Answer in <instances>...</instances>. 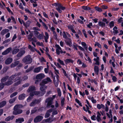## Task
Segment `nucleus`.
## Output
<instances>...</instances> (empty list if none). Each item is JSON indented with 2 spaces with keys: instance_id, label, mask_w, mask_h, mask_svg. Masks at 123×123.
Segmentation results:
<instances>
[{
  "instance_id": "69168bd1",
  "label": "nucleus",
  "mask_w": 123,
  "mask_h": 123,
  "mask_svg": "<svg viewBox=\"0 0 123 123\" xmlns=\"http://www.w3.org/2000/svg\"><path fill=\"white\" fill-rule=\"evenodd\" d=\"M32 22V21L31 20L27 21L26 22V25L28 26H29Z\"/></svg>"
},
{
  "instance_id": "1a4fd4ad",
  "label": "nucleus",
  "mask_w": 123,
  "mask_h": 123,
  "mask_svg": "<svg viewBox=\"0 0 123 123\" xmlns=\"http://www.w3.org/2000/svg\"><path fill=\"white\" fill-rule=\"evenodd\" d=\"M45 77V75L43 73H40L37 74L36 76V78L37 80H41Z\"/></svg>"
},
{
  "instance_id": "5fc2aeb1",
  "label": "nucleus",
  "mask_w": 123,
  "mask_h": 123,
  "mask_svg": "<svg viewBox=\"0 0 123 123\" xmlns=\"http://www.w3.org/2000/svg\"><path fill=\"white\" fill-rule=\"evenodd\" d=\"M37 108H35L31 110V113H34L36 112L37 110Z\"/></svg>"
},
{
  "instance_id": "423d86ee",
  "label": "nucleus",
  "mask_w": 123,
  "mask_h": 123,
  "mask_svg": "<svg viewBox=\"0 0 123 123\" xmlns=\"http://www.w3.org/2000/svg\"><path fill=\"white\" fill-rule=\"evenodd\" d=\"M33 31L31 32L29 35L27 36L28 38L30 41H32V42H36L37 41L35 38L34 37L32 38L33 36Z\"/></svg>"
},
{
  "instance_id": "c9c22d12",
  "label": "nucleus",
  "mask_w": 123,
  "mask_h": 123,
  "mask_svg": "<svg viewBox=\"0 0 123 123\" xmlns=\"http://www.w3.org/2000/svg\"><path fill=\"white\" fill-rule=\"evenodd\" d=\"M6 102L5 101H4L0 103V108L3 107L6 104Z\"/></svg>"
},
{
  "instance_id": "3c124183",
  "label": "nucleus",
  "mask_w": 123,
  "mask_h": 123,
  "mask_svg": "<svg viewBox=\"0 0 123 123\" xmlns=\"http://www.w3.org/2000/svg\"><path fill=\"white\" fill-rule=\"evenodd\" d=\"M18 19L21 24H23L24 25H25V23L21 19L19 18H18Z\"/></svg>"
},
{
  "instance_id": "aec40b11",
  "label": "nucleus",
  "mask_w": 123,
  "mask_h": 123,
  "mask_svg": "<svg viewBox=\"0 0 123 123\" xmlns=\"http://www.w3.org/2000/svg\"><path fill=\"white\" fill-rule=\"evenodd\" d=\"M24 121V119L22 118H19L16 119V123H22Z\"/></svg>"
},
{
  "instance_id": "bb28decb",
  "label": "nucleus",
  "mask_w": 123,
  "mask_h": 123,
  "mask_svg": "<svg viewBox=\"0 0 123 123\" xmlns=\"http://www.w3.org/2000/svg\"><path fill=\"white\" fill-rule=\"evenodd\" d=\"M94 70L95 74L98 75L99 72V68L98 66H95L94 67Z\"/></svg>"
},
{
  "instance_id": "e2e57ef3",
  "label": "nucleus",
  "mask_w": 123,
  "mask_h": 123,
  "mask_svg": "<svg viewBox=\"0 0 123 123\" xmlns=\"http://www.w3.org/2000/svg\"><path fill=\"white\" fill-rule=\"evenodd\" d=\"M68 27L69 29L71 30L74 29V27L71 25H69L68 26Z\"/></svg>"
},
{
  "instance_id": "e433bc0d",
  "label": "nucleus",
  "mask_w": 123,
  "mask_h": 123,
  "mask_svg": "<svg viewBox=\"0 0 123 123\" xmlns=\"http://www.w3.org/2000/svg\"><path fill=\"white\" fill-rule=\"evenodd\" d=\"M19 51L18 49L15 48L12 51V53L13 54H15L17 53Z\"/></svg>"
},
{
  "instance_id": "6e6d98bb",
  "label": "nucleus",
  "mask_w": 123,
  "mask_h": 123,
  "mask_svg": "<svg viewBox=\"0 0 123 123\" xmlns=\"http://www.w3.org/2000/svg\"><path fill=\"white\" fill-rule=\"evenodd\" d=\"M40 61L42 62H45V60L43 57H41L39 58Z\"/></svg>"
},
{
  "instance_id": "0eeeda50",
  "label": "nucleus",
  "mask_w": 123,
  "mask_h": 123,
  "mask_svg": "<svg viewBox=\"0 0 123 123\" xmlns=\"http://www.w3.org/2000/svg\"><path fill=\"white\" fill-rule=\"evenodd\" d=\"M55 48H56V51L57 54L58 55H59L60 52L61 53H65L66 52L64 51L63 52L61 49V48L59 45L57 44H56L55 45Z\"/></svg>"
},
{
  "instance_id": "774afa93",
  "label": "nucleus",
  "mask_w": 123,
  "mask_h": 123,
  "mask_svg": "<svg viewBox=\"0 0 123 123\" xmlns=\"http://www.w3.org/2000/svg\"><path fill=\"white\" fill-rule=\"evenodd\" d=\"M91 119L93 120H96V117L95 115H93L91 117Z\"/></svg>"
},
{
  "instance_id": "4468645a",
  "label": "nucleus",
  "mask_w": 123,
  "mask_h": 123,
  "mask_svg": "<svg viewBox=\"0 0 123 123\" xmlns=\"http://www.w3.org/2000/svg\"><path fill=\"white\" fill-rule=\"evenodd\" d=\"M43 68V67L42 66H40L36 68L34 70V72L35 73H38Z\"/></svg>"
},
{
  "instance_id": "f3484780",
  "label": "nucleus",
  "mask_w": 123,
  "mask_h": 123,
  "mask_svg": "<svg viewBox=\"0 0 123 123\" xmlns=\"http://www.w3.org/2000/svg\"><path fill=\"white\" fill-rule=\"evenodd\" d=\"M11 50V48H9L6 49L5 51L3 52L2 53V54L3 55H6L9 53Z\"/></svg>"
},
{
  "instance_id": "ddd939ff",
  "label": "nucleus",
  "mask_w": 123,
  "mask_h": 123,
  "mask_svg": "<svg viewBox=\"0 0 123 123\" xmlns=\"http://www.w3.org/2000/svg\"><path fill=\"white\" fill-rule=\"evenodd\" d=\"M60 4V3H55L52 4V5L55 6L57 7L56 8V9L59 13H61L62 12V11L59 8Z\"/></svg>"
},
{
  "instance_id": "c85d7f7f",
  "label": "nucleus",
  "mask_w": 123,
  "mask_h": 123,
  "mask_svg": "<svg viewBox=\"0 0 123 123\" xmlns=\"http://www.w3.org/2000/svg\"><path fill=\"white\" fill-rule=\"evenodd\" d=\"M25 95L24 94H21L19 96L18 99L20 100L23 99L25 98Z\"/></svg>"
},
{
  "instance_id": "864d4df0",
  "label": "nucleus",
  "mask_w": 123,
  "mask_h": 123,
  "mask_svg": "<svg viewBox=\"0 0 123 123\" xmlns=\"http://www.w3.org/2000/svg\"><path fill=\"white\" fill-rule=\"evenodd\" d=\"M18 94L17 92H15L12 93L10 96L11 98H12Z\"/></svg>"
},
{
  "instance_id": "7ed1b4c3",
  "label": "nucleus",
  "mask_w": 123,
  "mask_h": 123,
  "mask_svg": "<svg viewBox=\"0 0 123 123\" xmlns=\"http://www.w3.org/2000/svg\"><path fill=\"white\" fill-rule=\"evenodd\" d=\"M22 107V105H15L13 108V114L17 115L22 113L23 112V111L20 109Z\"/></svg>"
},
{
  "instance_id": "13d9d810",
  "label": "nucleus",
  "mask_w": 123,
  "mask_h": 123,
  "mask_svg": "<svg viewBox=\"0 0 123 123\" xmlns=\"http://www.w3.org/2000/svg\"><path fill=\"white\" fill-rule=\"evenodd\" d=\"M112 79L114 82H115L117 81V78L116 77L114 76H112Z\"/></svg>"
},
{
  "instance_id": "6e6552de",
  "label": "nucleus",
  "mask_w": 123,
  "mask_h": 123,
  "mask_svg": "<svg viewBox=\"0 0 123 123\" xmlns=\"http://www.w3.org/2000/svg\"><path fill=\"white\" fill-rule=\"evenodd\" d=\"M33 33L34 34L35 37H36L38 39H42L43 38V34H41L39 33L38 32L35 31H33Z\"/></svg>"
},
{
  "instance_id": "39448f33",
  "label": "nucleus",
  "mask_w": 123,
  "mask_h": 123,
  "mask_svg": "<svg viewBox=\"0 0 123 123\" xmlns=\"http://www.w3.org/2000/svg\"><path fill=\"white\" fill-rule=\"evenodd\" d=\"M53 99L52 98H49L46 100L45 102L47 103V107L49 108L51 107L53 108L54 107V105H52L53 104Z\"/></svg>"
},
{
  "instance_id": "f03ea898",
  "label": "nucleus",
  "mask_w": 123,
  "mask_h": 123,
  "mask_svg": "<svg viewBox=\"0 0 123 123\" xmlns=\"http://www.w3.org/2000/svg\"><path fill=\"white\" fill-rule=\"evenodd\" d=\"M35 89V87L33 86H30L27 90L28 92H31L30 93V96H29L27 99V101L28 102H29L30 100L32 98L33 96L34 95L38 94L39 92L37 91L32 92Z\"/></svg>"
},
{
  "instance_id": "0e129e2a",
  "label": "nucleus",
  "mask_w": 123,
  "mask_h": 123,
  "mask_svg": "<svg viewBox=\"0 0 123 123\" xmlns=\"http://www.w3.org/2000/svg\"><path fill=\"white\" fill-rule=\"evenodd\" d=\"M59 9H60H60H61L63 10H64L65 9V7L62 6L61 4H60V5L59 6Z\"/></svg>"
},
{
  "instance_id": "473e14b6",
  "label": "nucleus",
  "mask_w": 123,
  "mask_h": 123,
  "mask_svg": "<svg viewBox=\"0 0 123 123\" xmlns=\"http://www.w3.org/2000/svg\"><path fill=\"white\" fill-rule=\"evenodd\" d=\"M9 31V30L7 29H5L1 31V34L4 35L7 32Z\"/></svg>"
},
{
  "instance_id": "a211bd4d",
  "label": "nucleus",
  "mask_w": 123,
  "mask_h": 123,
  "mask_svg": "<svg viewBox=\"0 0 123 123\" xmlns=\"http://www.w3.org/2000/svg\"><path fill=\"white\" fill-rule=\"evenodd\" d=\"M97 115L96 117V119L98 122H99L101 121V119L100 117L101 114L99 112H97Z\"/></svg>"
},
{
  "instance_id": "680f3d73",
  "label": "nucleus",
  "mask_w": 123,
  "mask_h": 123,
  "mask_svg": "<svg viewBox=\"0 0 123 123\" xmlns=\"http://www.w3.org/2000/svg\"><path fill=\"white\" fill-rule=\"evenodd\" d=\"M57 113H58L57 111L56 110L54 111L52 113V117H53L54 115H55L57 114Z\"/></svg>"
},
{
  "instance_id": "c03bdc74",
  "label": "nucleus",
  "mask_w": 123,
  "mask_h": 123,
  "mask_svg": "<svg viewBox=\"0 0 123 123\" xmlns=\"http://www.w3.org/2000/svg\"><path fill=\"white\" fill-rule=\"evenodd\" d=\"M82 7L83 9L86 10H89L90 9V8L87 6H82Z\"/></svg>"
},
{
  "instance_id": "4be33fe9",
  "label": "nucleus",
  "mask_w": 123,
  "mask_h": 123,
  "mask_svg": "<svg viewBox=\"0 0 123 123\" xmlns=\"http://www.w3.org/2000/svg\"><path fill=\"white\" fill-rule=\"evenodd\" d=\"M93 60L96 62L95 63V64L98 65H99V57H97L96 58H94Z\"/></svg>"
},
{
  "instance_id": "f257e3e1",
  "label": "nucleus",
  "mask_w": 123,
  "mask_h": 123,
  "mask_svg": "<svg viewBox=\"0 0 123 123\" xmlns=\"http://www.w3.org/2000/svg\"><path fill=\"white\" fill-rule=\"evenodd\" d=\"M19 74H15L14 75L11 76L9 78V80L5 84V85H9L12 84L13 81H14L13 80V79L16 77L15 79V81H18L17 82L15 83L14 85L15 86H17L20 84L22 80H20V77H19Z\"/></svg>"
},
{
  "instance_id": "c756f323",
  "label": "nucleus",
  "mask_w": 123,
  "mask_h": 123,
  "mask_svg": "<svg viewBox=\"0 0 123 123\" xmlns=\"http://www.w3.org/2000/svg\"><path fill=\"white\" fill-rule=\"evenodd\" d=\"M25 53V51L24 50L22 51L19 52L17 55V56L18 57H19L22 56Z\"/></svg>"
},
{
  "instance_id": "4c0bfd02",
  "label": "nucleus",
  "mask_w": 123,
  "mask_h": 123,
  "mask_svg": "<svg viewBox=\"0 0 123 123\" xmlns=\"http://www.w3.org/2000/svg\"><path fill=\"white\" fill-rule=\"evenodd\" d=\"M81 44L83 47L86 50L87 49V47L86 46V43L84 42H82Z\"/></svg>"
},
{
  "instance_id": "de8ad7c7",
  "label": "nucleus",
  "mask_w": 123,
  "mask_h": 123,
  "mask_svg": "<svg viewBox=\"0 0 123 123\" xmlns=\"http://www.w3.org/2000/svg\"><path fill=\"white\" fill-rule=\"evenodd\" d=\"M95 9L97 11L99 12H101L102 11V10L101 9L98 7H95Z\"/></svg>"
},
{
  "instance_id": "5701e85b",
  "label": "nucleus",
  "mask_w": 123,
  "mask_h": 123,
  "mask_svg": "<svg viewBox=\"0 0 123 123\" xmlns=\"http://www.w3.org/2000/svg\"><path fill=\"white\" fill-rule=\"evenodd\" d=\"M41 101V100H35V101L32 102L30 104V105L31 106H32L34 105L36 103H38L39 102Z\"/></svg>"
},
{
  "instance_id": "ea45409f",
  "label": "nucleus",
  "mask_w": 123,
  "mask_h": 123,
  "mask_svg": "<svg viewBox=\"0 0 123 123\" xmlns=\"http://www.w3.org/2000/svg\"><path fill=\"white\" fill-rule=\"evenodd\" d=\"M57 61L59 62L62 65H64L65 64L59 58H58L57 60Z\"/></svg>"
},
{
  "instance_id": "a18cd8bd",
  "label": "nucleus",
  "mask_w": 123,
  "mask_h": 123,
  "mask_svg": "<svg viewBox=\"0 0 123 123\" xmlns=\"http://www.w3.org/2000/svg\"><path fill=\"white\" fill-rule=\"evenodd\" d=\"M57 90L58 94V95L59 96H61V93L60 89L59 88H58Z\"/></svg>"
},
{
  "instance_id": "8fccbe9b",
  "label": "nucleus",
  "mask_w": 123,
  "mask_h": 123,
  "mask_svg": "<svg viewBox=\"0 0 123 123\" xmlns=\"http://www.w3.org/2000/svg\"><path fill=\"white\" fill-rule=\"evenodd\" d=\"M8 76H6L4 77L3 78L1 79V82H4L6 81V79L8 78Z\"/></svg>"
},
{
  "instance_id": "bf43d9fd",
  "label": "nucleus",
  "mask_w": 123,
  "mask_h": 123,
  "mask_svg": "<svg viewBox=\"0 0 123 123\" xmlns=\"http://www.w3.org/2000/svg\"><path fill=\"white\" fill-rule=\"evenodd\" d=\"M19 8L23 10L24 9V8L22 4L21 3H20V4L19 5Z\"/></svg>"
},
{
  "instance_id": "7c9ffc66",
  "label": "nucleus",
  "mask_w": 123,
  "mask_h": 123,
  "mask_svg": "<svg viewBox=\"0 0 123 123\" xmlns=\"http://www.w3.org/2000/svg\"><path fill=\"white\" fill-rule=\"evenodd\" d=\"M117 28L116 26L114 27L113 29V33L115 34H117L118 33V31L117 30Z\"/></svg>"
},
{
  "instance_id": "58836bf2",
  "label": "nucleus",
  "mask_w": 123,
  "mask_h": 123,
  "mask_svg": "<svg viewBox=\"0 0 123 123\" xmlns=\"http://www.w3.org/2000/svg\"><path fill=\"white\" fill-rule=\"evenodd\" d=\"M72 40L71 39H68V41L66 42V43L67 44L71 46V45L72 43L71 42Z\"/></svg>"
},
{
  "instance_id": "79ce46f5",
  "label": "nucleus",
  "mask_w": 123,
  "mask_h": 123,
  "mask_svg": "<svg viewBox=\"0 0 123 123\" xmlns=\"http://www.w3.org/2000/svg\"><path fill=\"white\" fill-rule=\"evenodd\" d=\"M16 99V98H13V99H12L10 100L9 101V103L10 104H12L14 102V101H15Z\"/></svg>"
},
{
  "instance_id": "49530a36",
  "label": "nucleus",
  "mask_w": 123,
  "mask_h": 123,
  "mask_svg": "<svg viewBox=\"0 0 123 123\" xmlns=\"http://www.w3.org/2000/svg\"><path fill=\"white\" fill-rule=\"evenodd\" d=\"M114 22L113 21H112L109 24V26L111 28H112L114 26Z\"/></svg>"
},
{
  "instance_id": "9d476101",
  "label": "nucleus",
  "mask_w": 123,
  "mask_h": 123,
  "mask_svg": "<svg viewBox=\"0 0 123 123\" xmlns=\"http://www.w3.org/2000/svg\"><path fill=\"white\" fill-rule=\"evenodd\" d=\"M43 118V117L41 116H38L35 117L34 119V122L37 123L40 122Z\"/></svg>"
},
{
  "instance_id": "a878e982",
  "label": "nucleus",
  "mask_w": 123,
  "mask_h": 123,
  "mask_svg": "<svg viewBox=\"0 0 123 123\" xmlns=\"http://www.w3.org/2000/svg\"><path fill=\"white\" fill-rule=\"evenodd\" d=\"M58 76H57L56 77V80H55L54 79V80L55 85L56 87L58 86L59 83V81L58 79Z\"/></svg>"
},
{
  "instance_id": "393cba45",
  "label": "nucleus",
  "mask_w": 123,
  "mask_h": 123,
  "mask_svg": "<svg viewBox=\"0 0 123 123\" xmlns=\"http://www.w3.org/2000/svg\"><path fill=\"white\" fill-rule=\"evenodd\" d=\"M12 59L11 58H9L7 59L5 63L7 64H8L11 63L12 61Z\"/></svg>"
},
{
  "instance_id": "338daca9",
  "label": "nucleus",
  "mask_w": 123,
  "mask_h": 123,
  "mask_svg": "<svg viewBox=\"0 0 123 123\" xmlns=\"http://www.w3.org/2000/svg\"><path fill=\"white\" fill-rule=\"evenodd\" d=\"M92 22H90L89 24L87 25V26L88 27L90 28H91V26H92Z\"/></svg>"
},
{
  "instance_id": "603ef678",
  "label": "nucleus",
  "mask_w": 123,
  "mask_h": 123,
  "mask_svg": "<svg viewBox=\"0 0 123 123\" xmlns=\"http://www.w3.org/2000/svg\"><path fill=\"white\" fill-rule=\"evenodd\" d=\"M46 122L50 123L52 122L53 120L50 118H49L45 120Z\"/></svg>"
},
{
  "instance_id": "dca6fc26",
  "label": "nucleus",
  "mask_w": 123,
  "mask_h": 123,
  "mask_svg": "<svg viewBox=\"0 0 123 123\" xmlns=\"http://www.w3.org/2000/svg\"><path fill=\"white\" fill-rule=\"evenodd\" d=\"M52 111L53 109H52L48 110L45 114V117L46 118L48 117L50 115V113Z\"/></svg>"
},
{
  "instance_id": "412c9836",
  "label": "nucleus",
  "mask_w": 123,
  "mask_h": 123,
  "mask_svg": "<svg viewBox=\"0 0 123 123\" xmlns=\"http://www.w3.org/2000/svg\"><path fill=\"white\" fill-rule=\"evenodd\" d=\"M106 114L109 118H111V117H112V111L111 109H110L108 112L106 113Z\"/></svg>"
},
{
  "instance_id": "72a5a7b5",
  "label": "nucleus",
  "mask_w": 123,
  "mask_h": 123,
  "mask_svg": "<svg viewBox=\"0 0 123 123\" xmlns=\"http://www.w3.org/2000/svg\"><path fill=\"white\" fill-rule=\"evenodd\" d=\"M99 25L102 27H103L105 26V24L104 23L101 21H99L98 22Z\"/></svg>"
},
{
  "instance_id": "a19ab883",
  "label": "nucleus",
  "mask_w": 123,
  "mask_h": 123,
  "mask_svg": "<svg viewBox=\"0 0 123 123\" xmlns=\"http://www.w3.org/2000/svg\"><path fill=\"white\" fill-rule=\"evenodd\" d=\"M94 46L95 47L97 46L100 48H101V46L100 44L97 42L95 43L94 44Z\"/></svg>"
},
{
  "instance_id": "2f4dec72",
  "label": "nucleus",
  "mask_w": 123,
  "mask_h": 123,
  "mask_svg": "<svg viewBox=\"0 0 123 123\" xmlns=\"http://www.w3.org/2000/svg\"><path fill=\"white\" fill-rule=\"evenodd\" d=\"M65 62L66 64H67L70 63H72L73 62V61L70 59H67L65 60Z\"/></svg>"
},
{
  "instance_id": "f704fd0d",
  "label": "nucleus",
  "mask_w": 123,
  "mask_h": 123,
  "mask_svg": "<svg viewBox=\"0 0 123 123\" xmlns=\"http://www.w3.org/2000/svg\"><path fill=\"white\" fill-rule=\"evenodd\" d=\"M45 42L47 43V40L49 38V35L48 34L47 32H45Z\"/></svg>"
},
{
  "instance_id": "9b49d317",
  "label": "nucleus",
  "mask_w": 123,
  "mask_h": 123,
  "mask_svg": "<svg viewBox=\"0 0 123 123\" xmlns=\"http://www.w3.org/2000/svg\"><path fill=\"white\" fill-rule=\"evenodd\" d=\"M42 83L40 84V85L41 86L40 89L41 91L43 92V94H44L45 93V90L47 86L44 85Z\"/></svg>"
},
{
  "instance_id": "052dcab7",
  "label": "nucleus",
  "mask_w": 123,
  "mask_h": 123,
  "mask_svg": "<svg viewBox=\"0 0 123 123\" xmlns=\"http://www.w3.org/2000/svg\"><path fill=\"white\" fill-rule=\"evenodd\" d=\"M4 85L3 83L0 84V90H1L4 87Z\"/></svg>"
},
{
  "instance_id": "2eb2a0df",
  "label": "nucleus",
  "mask_w": 123,
  "mask_h": 123,
  "mask_svg": "<svg viewBox=\"0 0 123 123\" xmlns=\"http://www.w3.org/2000/svg\"><path fill=\"white\" fill-rule=\"evenodd\" d=\"M51 82V80L49 77H47L46 79H45L43 80L42 81V83L45 84L49 82Z\"/></svg>"
},
{
  "instance_id": "4d7b16f0",
  "label": "nucleus",
  "mask_w": 123,
  "mask_h": 123,
  "mask_svg": "<svg viewBox=\"0 0 123 123\" xmlns=\"http://www.w3.org/2000/svg\"><path fill=\"white\" fill-rule=\"evenodd\" d=\"M36 44L40 46H43V43L42 42L40 43L39 42H38Z\"/></svg>"
},
{
  "instance_id": "37998d69",
  "label": "nucleus",
  "mask_w": 123,
  "mask_h": 123,
  "mask_svg": "<svg viewBox=\"0 0 123 123\" xmlns=\"http://www.w3.org/2000/svg\"><path fill=\"white\" fill-rule=\"evenodd\" d=\"M89 99L91 100L92 102L93 103H96V100L94 99L93 97H92L91 98H89Z\"/></svg>"
},
{
  "instance_id": "6ab92c4d",
  "label": "nucleus",
  "mask_w": 123,
  "mask_h": 123,
  "mask_svg": "<svg viewBox=\"0 0 123 123\" xmlns=\"http://www.w3.org/2000/svg\"><path fill=\"white\" fill-rule=\"evenodd\" d=\"M14 117L13 116H9L6 118L5 120L6 121H8L12 120Z\"/></svg>"
},
{
  "instance_id": "20e7f679",
  "label": "nucleus",
  "mask_w": 123,
  "mask_h": 123,
  "mask_svg": "<svg viewBox=\"0 0 123 123\" xmlns=\"http://www.w3.org/2000/svg\"><path fill=\"white\" fill-rule=\"evenodd\" d=\"M23 62L25 64H28L32 62V59L30 55H28L24 57L23 60Z\"/></svg>"
},
{
  "instance_id": "b1692460",
  "label": "nucleus",
  "mask_w": 123,
  "mask_h": 123,
  "mask_svg": "<svg viewBox=\"0 0 123 123\" xmlns=\"http://www.w3.org/2000/svg\"><path fill=\"white\" fill-rule=\"evenodd\" d=\"M97 107L98 109H101L104 108L105 106L103 104H98L97 105Z\"/></svg>"
},
{
  "instance_id": "f8f14e48",
  "label": "nucleus",
  "mask_w": 123,
  "mask_h": 123,
  "mask_svg": "<svg viewBox=\"0 0 123 123\" xmlns=\"http://www.w3.org/2000/svg\"><path fill=\"white\" fill-rule=\"evenodd\" d=\"M18 64H19L18 65L19 67H20L22 66V64L21 63H19V62L17 61L15 62L14 63H12L11 64V68H13Z\"/></svg>"
},
{
  "instance_id": "cd10ccee",
  "label": "nucleus",
  "mask_w": 123,
  "mask_h": 123,
  "mask_svg": "<svg viewBox=\"0 0 123 123\" xmlns=\"http://www.w3.org/2000/svg\"><path fill=\"white\" fill-rule=\"evenodd\" d=\"M119 109L120 111L119 112V113L120 115L123 114V106L121 105L119 108Z\"/></svg>"
},
{
  "instance_id": "09e8293b",
  "label": "nucleus",
  "mask_w": 123,
  "mask_h": 123,
  "mask_svg": "<svg viewBox=\"0 0 123 123\" xmlns=\"http://www.w3.org/2000/svg\"><path fill=\"white\" fill-rule=\"evenodd\" d=\"M75 100L76 102L79 105L82 106V105L81 103L80 102V101L78 99H77V98H76L75 99Z\"/></svg>"
}]
</instances>
